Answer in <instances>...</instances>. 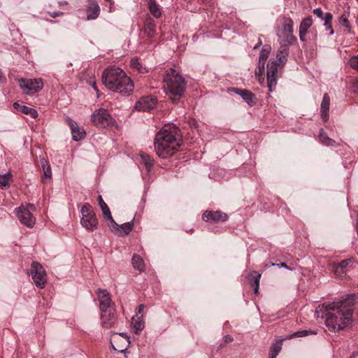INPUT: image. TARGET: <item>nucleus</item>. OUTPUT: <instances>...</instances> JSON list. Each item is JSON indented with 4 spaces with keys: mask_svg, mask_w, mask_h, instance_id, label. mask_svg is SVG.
Masks as SVG:
<instances>
[{
    "mask_svg": "<svg viewBox=\"0 0 358 358\" xmlns=\"http://www.w3.org/2000/svg\"><path fill=\"white\" fill-rule=\"evenodd\" d=\"M355 294H348L342 300L319 306L315 312L316 317H325V324L329 330L340 331L351 322Z\"/></svg>",
    "mask_w": 358,
    "mask_h": 358,
    "instance_id": "nucleus-1",
    "label": "nucleus"
},
{
    "mask_svg": "<svg viewBox=\"0 0 358 358\" xmlns=\"http://www.w3.org/2000/svg\"><path fill=\"white\" fill-rule=\"evenodd\" d=\"M101 80L108 90L122 95H129L134 90L132 80L118 67L105 69L101 76Z\"/></svg>",
    "mask_w": 358,
    "mask_h": 358,
    "instance_id": "nucleus-2",
    "label": "nucleus"
},
{
    "mask_svg": "<svg viewBox=\"0 0 358 358\" xmlns=\"http://www.w3.org/2000/svg\"><path fill=\"white\" fill-rule=\"evenodd\" d=\"M178 128L172 130L162 128L155 136L154 148L157 155L163 159L172 156L181 145L182 139Z\"/></svg>",
    "mask_w": 358,
    "mask_h": 358,
    "instance_id": "nucleus-3",
    "label": "nucleus"
},
{
    "mask_svg": "<svg viewBox=\"0 0 358 358\" xmlns=\"http://www.w3.org/2000/svg\"><path fill=\"white\" fill-rule=\"evenodd\" d=\"M164 89L173 103L178 101L186 89L185 78L174 69L166 71L163 78Z\"/></svg>",
    "mask_w": 358,
    "mask_h": 358,
    "instance_id": "nucleus-4",
    "label": "nucleus"
},
{
    "mask_svg": "<svg viewBox=\"0 0 358 358\" xmlns=\"http://www.w3.org/2000/svg\"><path fill=\"white\" fill-rule=\"evenodd\" d=\"M294 22L290 17H284L282 22V31L277 33L280 44L293 45L296 38L293 35Z\"/></svg>",
    "mask_w": 358,
    "mask_h": 358,
    "instance_id": "nucleus-5",
    "label": "nucleus"
},
{
    "mask_svg": "<svg viewBox=\"0 0 358 358\" xmlns=\"http://www.w3.org/2000/svg\"><path fill=\"white\" fill-rule=\"evenodd\" d=\"M34 211H36V207L31 203L21 206L15 209L16 216L20 222L29 228H33L36 224V218L32 214Z\"/></svg>",
    "mask_w": 358,
    "mask_h": 358,
    "instance_id": "nucleus-6",
    "label": "nucleus"
},
{
    "mask_svg": "<svg viewBox=\"0 0 358 358\" xmlns=\"http://www.w3.org/2000/svg\"><path fill=\"white\" fill-rule=\"evenodd\" d=\"M82 217L80 223L83 227L90 231H94L97 229L98 221L95 213L89 203H85L80 210Z\"/></svg>",
    "mask_w": 358,
    "mask_h": 358,
    "instance_id": "nucleus-7",
    "label": "nucleus"
},
{
    "mask_svg": "<svg viewBox=\"0 0 358 358\" xmlns=\"http://www.w3.org/2000/svg\"><path fill=\"white\" fill-rule=\"evenodd\" d=\"M29 275L31 276L36 287L40 289L45 287L47 282L46 273L41 264L37 262H33L31 265Z\"/></svg>",
    "mask_w": 358,
    "mask_h": 358,
    "instance_id": "nucleus-8",
    "label": "nucleus"
},
{
    "mask_svg": "<svg viewBox=\"0 0 358 358\" xmlns=\"http://www.w3.org/2000/svg\"><path fill=\"white\" fill-rule=\"evenodd\" d=\"M91 120L96 126L101 128L112 126L115 122L114 119L104 108H100L94 112Z\"/></svg>",
    "mask_w": 358,
    "mask_h": 358,
    "instance_id": "nucleus-9",
    "label": "nucleus"
},
{
    "mask_svg": "<svg viewBox=\"0 0 358 358\" xmlns=\"http://www.w3.org/2000/svg\"><path fill=\"white\" fill-rule=\"evenodd\" d=\"M20 87L25 94H31L39 92L43 87L42 79H20Z\"/></svg>",
    "mask_w": 358,
    "mask_h": 358,
    "instance_id": "nucleus-10",
    "label": "nucleus"
},
{
    "mask_svg": "<svg viewBox=\"0 0 358 358\" xmlns=\"http://www.w3.org/2000/svg\"><path fill=\"white\" fill-rule=\"evenodd\" d=\"M280 65L278 62L271 59L267 64V87L273 92L277 84V73Z\"/></svg>",
    "mask_w": 358,
    "mask_h": 358,
    "instance_id": "nucleus-11",
    "label": "nucleus"
},
{
    "mask_svg": "<svg viewBox=\"0 0 358 358\" xmlns=\"http://www.w3.org/2000/svg\"><path fill=\"white\" fill-rule=\"evenodd\" d=\"M96 293L101 312L115 309V303L112 301L111 295L106 289L99 288L96 290Z\"/></svg>",
    "mask_w": 358,
    "mask_h": 358,
    "instance_id": "nucleus-12",
    "label": "nucleus"
},
{
    "mask_svg": "<svg viewBox=\"0 0 358 358\" xmlns=\"http://www.w3.org/2000/svg\"><path fill=\"white\" fill-rule=\"evenodd\" d=\"M157 103V100L152 96L141 97L135 104V108L138 110L149 111L153 109Z\"/></svg>",
    "mask_w": 358,
    "mask_h": 358,
    "instance_id": "nucleus-13",
    "label": "nucleus"
},
{
    "mask_svg": "<svg viewBox=\"0 0 358 358\" xmlns=\"http://www.w3.org/2000/svg\"><path fill=\"white\" fill-rule=\"evenodd\" d=\"M202 219L206 222L217 223L227 220L228 215L220 210H206L203 213Z\"/></svg>",
    "mask_w": 358,
    "mask_h": 358,
    "instance_id": "nucleus-14",
    "label": "nucleus"
},
{
    "mask_svg": "<svg viewBox=\"0 0 358 358\" xmlns=\"http://www.w3.org/2000/svg\"><path fill=\"white\" fill-rule=\"evenodd\" d=\"M229 91L234 92L241 96V98L250 106H253L256 105L257 99L254 93L248 90L239 89L237 87H231L229 89Z\"/></svg>",
    "mask_w": 358,
    "mask_h": 358,
    "instance_id": "nucleus-15",
    "label": "nucleus"
},
{
    "mask_svg": "<svg viewBox=\"0 0 358 358\" xmlns=\"http://www.w3.org/2000/svg\"><path fill=\"white\" fill-rule=\"evenodd\" d=\"M116 310H103L101 312V324L105 328H110L116 321Z\"/></svg>",
    "mask_w": 358,
    "mask_h": 358,
    "instance_id": "nucleus-16",
    "label": "nucleus"
},
{
    "mask_svg": "<svg viewBox=\"0 0 358 358\" xmlns=\"http://www.w3.org/2000/svg\"><path fill=\"white\" fill-rule=\"evenodd\" d=\"M66 121L71 128L72 138L74 141H79L85 136V132L83 129L78 127L77 123L70 117H66Z\"/></svg>",
    "mask_w": 358,
    "mask_h": 358,
    "instance_id": "nucleus-17",
    "label": "nucleus"
},
{
    "mask_svg": "<svg viewBox=\"0 0 358 358\" xmlns=\"http://www.w3.org/2000/svg\"><path fill=\"white\" fill-rule=\"evenodd\" d=\"M88 6L86 8L87 20L96 19L100 14V7L95 0H88Z\"/></svg>",
    "mask_w": 358,
    "mask_h": 358,
    "instance_id": "nucleus-18",
    "label": "nucleus"
},
{
    "mask_svg": "<svg viewBox=\"0 0 358 358\" xmlns=\"http://www.w3.org/2000/svg\"><path fill=\"white\" fill-rule=\"evenodd\" d=\"M143 30L149 38H153L157 34L155 21L148 15L144 21Z\"/></svg>",
    "mask_w": 358,
    "mask_h": 358,
    "instance_id": "nucleus-19",
    "label": "nucleus"
},
{
    "mask_svg": "<svg viewBox=\"0 0 358 358\" xmlns=\"http://www.w3.org/2000/svg\"><path fill=\"white\" fill-rule=\"evenodd\" d=\"M354 261L355 259L352 257L342 260L336 266L335 273L338 276L343 277V275L348 271Z\"/></svg>",
    "mask_w": 358,
    "mask_h": 358,
    "instance_id": "nucleus-20",
    "label": "nucleus"
},
{
    "mask_svg": "<svg viewBox=\"0 0 358 358\" xmlns=\"http://www.w3.org/2000/svg\"><path fill=\"white\" fill-rule=\"evenodd\" d=\"M98 201H99V205L101 210L103 217L105 219L108 220V221H110V222L111 224H113L115 226H117V224L115 222V220H113V218L111 215L109 207L105 203V201H103V199L102 198V196L100 194L98 196Z\"/></svg>",
    "mask_w": 358,
    "mask_h": 358,
    "instance_id": "nucleus-21",
    "label": "nucleus"
},
{
    "mask_svg": "<svg viewBox=\"0 0 358 358\" xmlns=\"http://www.w3.org/2000/svg\"><path fill=\"white\" fill-rule=\"evenodd\" d=\"M330 105V97L328 94H324L320 107L321 118L324 122L329 120V111Z\"/></svg>",
    "mask_w": 358,
    "mask_h": 358,
    "instance_id": "nucleus-22",
    "label": "nucleus"
},
{
    "mask_svg": "<svg viewBox=\"0 0 358 358\" xmlns=\"http://www.w3.org/2000/svg\"><path fill=\"white\" fill-rule=\"evenodd\" d=\"M288 46L289 45L280 44V48L278 50L276 54V61L278 62V64L279 65L281 64L282 66H283L287 60V56L289 55V49L287 48Z\"/></svg>",
    "mask_w": 358,
    "mask_h": 358,
    "instance_id": "nucleus-23",
    "label": "nucleus"
},
{
    "mask_svg": "<svg viewBox=\"0 0 358 358\" xmlns=\"http://www.w3.org/2000/svg\"><path fill=\"white\" fill-rule=\"evenodd\" d=\"M134 223L133 222H129L122 225L115 226L111 224V229L113 231L117 230L122 236L128 235L133 229Z\"/></svg>",
    "mask_w": 358,
    "mask_h": 358,
    "instance_id": "nucleus-24",
    "label": "nucleus"
},
{
    "mask_svg": "<svg viewBox=\"0 0 358 358\" xmlns=\"http://www.w3.org/2000/svg\"><path fill=\"white\" fill-rule=\"evenodd\" d=\"M260 278L261 274L258 273L255 271H252L248 276V280L250 281V284L254 287V292L255 294L258 293Z\"/></svg>",
    "mask_w": 358,
    "mask_h": 358,
    "instance_id": "nucleus-25",
    "label": "nucleus"
},
{
    "mask_svg": "<svg viewBox=\"0 0 358 358\" xmlns=\"http://www.w3.org/2000/svg\"><path fill=\"white\" fill-rule=\"evenodd\" d=\"M41 166L43 171V176L41 177L43 182H46L47 180H50L52 177V171L50 165L45 159L41 161Z\"/></svg>",
    "mask_w": 358,
    "mask_h": 358,
    "instance_id": "nucleus-26",
    "label": "nucleus"
},
{
    "mask_svg": "<svg viewBox=\"0 0 358 358\" xmlns=\"http://www.w3.org/2000/svg\"><path fill=\"white\" fill-rule=\"evenodd\" d=\"M282 339L277 340L270 348L269 358H275L280 352L282 346Z\"/></svg>",
    "mask_w": 358,
    "mask_h": 358,
    "instance_id": "nucleus-27",
    "label": "nucleus"
},
{
    "mask_svg": "<svg viewBox=\"0 0 358 358\" xmlns=\"http://www.w3.org/2000/svg\"><path fill=\"white\" fill-rule=\"evenodd\" d=\"M318 138L319 141L325 145L334 146L336 144V141L334 139L329 138L324 131L323 129L320 130Z\"/></svg>",
    "mask_w": 358,
    "mask_h": 358,
    "instance_id": "nucleus-28",
    "label": "nucleus"
},
{
    "mask_svg": "<svg viewBox=\"0 0 358 358\" xmlns=\"http://www.w3.org/2000/svg\"><path fill=\"white\" fill-rule=\"evenodd\" d=\"M132 265L135 269L142 272L145 269V264L142 257L138 255H134L132 257Z\"/></svg>",
    "mask_w": 358,
    "mask_h": 358,
    "instance_id": "nucleus-29",
    "label": "nucleus"
},
{
    "mask_svg": "<svg viewBox=\"0 0 358 358\" xmlns=\"http://www.w3.org/2000/svg\"><path fill=\"white\" fill-rule=\"evenodd\" d=\"M131 324L135 329V334H138L144 328L143 322L138 315H136L131 318Z\"/></svg>",
    "mask_w": 358,
    "mask_h": 358,
    "instance_id": "nucleus-30",
    "label": "nucleus"
},
{
    "mask_svg": "<svg viewBox=\"0 0 358 358\" xmlns=\"http://www.w3.org/2000/svg\"><path fill=\"white\" fill-rule=\"evenodd\" d=\"M12 174L10 173L0 175V188L4 189L9 187L12 181Z\"/></svg>",
    "mask_w": 358,
    "mask_h": 358,
    "instance_id": "nucleus-31",
    "label": "nucleus"
},
{
    "mask_svg": "<svg viewBox=\"0 0 358 358\" xmlns=\"http://www.w3.org/2000/svg\"><path fill=\"white\" fill-rule=\"evenodd\" d=\"M148 8L150 13L156 18H159L162 12L159 7V5L156 2H148Z\"/></svg>",
    "mask_w": 358,
    "mask_h": 358,
    "instance_id": "nucleus-32",
    "label": "nucleus"
},
{
    "mask_svg": "<svg viewBox=\"0 0 358 358\" xmlns=\"http://www.w3.org/2000/svg\"><path fill=\"white\" fill-rule=\"evenodd\" d=\"M131 66L136 69L141 73H145L148 72L145 66H144L137 58H133L131 60Z\"/></svg>",
    "mask_w": 358,
    "mask_h": 358,
    "instance_id": "nucleus-33",
    "label": "nucleus"
},
{
    "mask_svg": "<svg viewBox=\"0 0 358 358\" xmlns=\"http://www.w3.org/2000/svg\"><path fill=\"white\" fill-rule=\"evenodd\" d=\"M333 15L330 13H326L324 17V26L327 30L330 31V35H333L334 31L331 26V20Z\"/></svg>",
    "mask_w": 358,
    "mask_h": 358,
    "instance_id": "nucleus-34",
    "label": "nucleus"
},
{
    "mask_svg": "<svg viewBox=\"0 0 358 358\" xmlns=\"http://www.w3.org/2000/svg\"><path fill=\"white\" fill-rule=\"evenodd\" d=\"M313 24V19L312 17L309 16L308 17L304 18L299 26V30L305 32H308V29Z\"/></svg>",
    "mask_w": 358,
    "mask_h": 358,
    "instance_id": "nucleus-35",
    "label": "nucleus"
},
{
    "mask_svg": "<svg viewBox=\"0 0 358 358\" xmlns=\"http://www.w3.org/2000/svg\"><path fill=\"white\" fill-rule=\"evenodd\" d=\"M20 111L24 114L29 115L33 118H36L38 116L36 110L27 106H20Z\"/></svg>",
    "mask_w": 358,
    "mask_h": 358,
    "instance_id": "nucleus-36",
    "label": "nucleus"
},
{
    "mask_svg": "<svg viewBox=\"0 0 358 358\" xmlns=\"http://www.w3.org/2000/svg\"><path fill=\"white\" fill-rule=\"evenodd\" d=\"M271 51V47L268 45H264L259 55V62L260 63L263 62H266L268 57L269 53Z\"/></svg>",
    "mask_w": 358,
    "mask_h": 358,
    "instance_id": "nucleus-37",
    "label": "nucleus"
},
{
    "mask_svg": "<svg viewBox=\"0 0 358 358\" xmlns=\"http://www.w3.org/2000/svg\"><path fill=\"white\" fill-rule=\"evenodd\" d=\"M141 157L147 169H150L154 164L153 159L148 154H142Z\"/></svg>",
    "mask_w": 358,
    "mask_h": 358,
    "instance_id": "nucleus-38",
    "label": "nucleus"
},
{
    "mask_svg": "<svg viewBox=\"0 0 358 358\" xmlns=\"http://www.w3.org/2000/svg\"><path fill=\"white\" fill-rule=\"evenodd\" d=\"M119 334H120V336H121L124 339V341L127 343V345H126L124 348L117 349L114 345H113V348H114V350H117L120 352H125L127 350V347L129 346V344L130 343L129 338L128 337V336L125 333H120Z\"/></svg>",
    "mask_w": 358,
    "mask_h": 358,
    "instance_id": "nucleus-39",
    "label": "nucleus"
},
{
    "mask_svg": "<svg viewBox=\"0 0 358 358\" xmlns=\"http://www.w3.org/2000/svg\"><path fill=\"white\" fill-rule=\"evenodd\" d=\"M348 63L351 68L358 71V55L350 57Z\"/></svg>",
    "mask_w": 358,
    "mask_h": 358,
    "instance_id": "nucleus-40",
    "label": "nucleus"
},
{
    "mask_svg": "<svg viewBox=\"0 0 358 358\" xmlns=\"http://www.w3.org/2000/svg\"><path fill=\"white\" fill-rule=\"evenodd\" d=\"M340 23L342 26L348 28L349 30L350 29L351 26H350V21L348 20V17L345 15H341V17L340 18Z\"/></svg>",
    "mask_w": 358,
    "mask_h": 358,
    "instance_id": "nucleus-41",
    "label": "nucleus"
},
{
    "mask_svg": "<svg viewBox=\"0 0 358 358\" xmlns=\"http://www.w3.org/2000/svg\"><path fill=\"white\" fill-rule=\"evenodd\" d=\"M307 335H308V331H306V330H303V331H299L294 332L293 334H292L290 336H289V338H291L292 336H294V337H303V336H306Z\"/></svg>",
    "mask_w": 358,
    "mask_h": 358,
    "instance_id": "nucleus-42",
    "label": "nucleus"
},
{
    "mask_svg": "<svg viewBox=\"0 0 358 358\" xmlns=\"http://www.w3.org/2000/svg\"><path fill=\"white\" fill-rule=\"evenodd\" d=\"M313 13L317 17L321 18L324 20V13L322 10L320 8H317L313 10Z\"/></svg>",
    "mask_w": 358,
    "mask_h": 358,
    "instance_id": "nucleus-43",
    "label": "nucleus"
},
{
    "mask_svg": "<svg viewBox=\"0 0 358 358\" xmlns=\"http://www.w3.org/2000/svg\"><path fill=\"white\" fill-rule=\"evenodd\" d=\"M265 62H263L262 63H260V62L259 61V63H258V69H259V74H263V73L264 72V69H265Z\"/></svg>",
    "mask_w": 358,
    "mask_h": 358,
    "instance_id": "nucleus-44",
    "label": "nucleus"
},
{
    "mask_svg": "<svg viewBox=\"0 0 358 358\" xmlns=\"http://www.w3.org/2000/svg\"><path fill=\"white\" fill-rule=\"evenodd\" d=\"M48 13L50 16H51L53 18H55L57 17L62 16L64 15V13L60 12V11H59V12H48Z\"/></svg>",
    "mask_w": 358,
    "mask_h": 358,
    "instance_id": "nucleus-45",
    "label": "nucleus"
},
{
    "mask_svg": "<svg viewBox=\"0 0 358 358\" xmlns=\"http://www.w3.org/2000/svg\"><path fill=\"white\" fill-rule=\"evenodd\" d=\"M233 341H234V338H233V337H231L230 335H226V336L223 338V342L224 343V344L230 343H231Z\"/></svg>",
    "mask_w": 358,
    "mask_h": 358,
    "instance_id": "nucleus-46",
    "label": "nucleus"
},
{
    "mask_svg": "<svg viewBox=\"0 0 358 358\" xmlns=\"http://www.w3.org/2000/svg\"><path fill=\"white\" fill-rule=\"evenodd\" d=\"M271 266H279L280 268L283 267V268H286L287 269H291L285 263H280V264H273V263H271Z\"/></svg>",
    "mask_w": 358,
    "mask_h": 358,
    "instance_id": "nucleus-47",
    "label": "nucleus"
},
{
    "mask_svg": "<svg viewBox=\"0 0 358 358\" xmlns=\"http://www.w3.org/2000/svg\"><path fill=\"white\" fill-rule=\"evenodd\" d=\"M145 306L143 304H140L136 309V315L141 314L144 310Z\"/></svg>",
    "mask_w": 358,
    "mask_h": 358,
    "instance_id": "nucleus-48",
    "label": "nucleus"
},
{
    "mask_svg": "<svg viewBox=\"0 0 358 358\" xmlns=\"http://www.w3.org/2000/svg\"><path fill=\"white\" fill-rule=\"evenodd\" d=\"M299 38L301 41H306V35L308 34L307 32L303 31H299Z\"/></svg>",
    "mask_w": 358,
    "mask_h": 358,
    "instance_id": "nucleus-49",
    "label": "nucleus"
},
{
    "mask_svg": "<svg viewBox=\"0 0 358 358\" xmlns=\"http://www.w3.org/2000/svg\"><path fill=\"white\" fill-rule=\"evenodd\" d=\"M262 44V41L260 38H259V41L257 42V44L255 46V49H257L259 47H260Z\"/></svg>",
    "mask_w": 358,
    "mask_h": 358,
    "instance_id": "nucleus-50",
    "label": "nucleus"
},
{
    "mask_svg": "<svg viewBox=\"0 0 358 358\" xmlns=\"http://www.w3.org/2000/svg\"><path fill=\"white\" fill-rule=\"evenodd\" d=\"M13 106H14L15 108L18 109V110H20V106H21L18 103H17V102L14 103H13Z\"/></svg>",
    "mask_w": 358,
    "mask_h": 358,
    "instance_id": "nucleus-51",
    "label": "nucleus"
},
{
    "mask_svg": "<svg viewBox=\"0 0 358 358\" xmlns=\"http://www.w3.org/2000/svg\"><path fill=\"white\" fill-rule=\"evenodd\" d=\"M91 85H92V87L94 88V90L98 92L99 90L96 87V83L94 81Z\"/></svg>",
    "mask_w": 358,
    "mask_h": 358,
    "instance_id": "nucleus-52",
    "label": "nucleus"
},
{
    "mask_svg": "<svg viewBox=\"0 0 358 358\" xmlns=\"http://www.w3.org/2000/svg\"><path fill=\"white\" fill-rule=\"evenodd\" d=\"M357 356H358V351L354 352L350 358H355Z\"/></svg>",
    "mask_w": 358,
    "mask_h": 358,
    "instance_id": "nucleus-53",
    "label": "nucleus"
},
{
    "mask_svg": "<svg viewBox=\"0 0 358 358\" xmlns=\"http://www.w3.org/2000/svg\"><path fill=\"white\" fill-rule=\"evenodd\" d=\"M3 73H2L1 71L0 70V84L3 82Z\"/></svg>",
    "mask_w": 358,
    "mask_h": 358,
    "instance_id": "nucleus-54",
    "label": "nucleus"
},
{
    "mask_svg": "<svg viewBox=\"0 0 358 358\" xmlns=\"http://www.w3.org/2000/svg\"><path fill=\"white\" fill-rule=\"evenodd\" d=\"M226 344H224V343L223 342L222 343H221L219 346H218V350H220L222 349V348H224Z\"/></svg>",
    "mask_w": 358,
    "mask_h": 358,
    "instance_id": "nucleus-55",
    "label": "nucleus"
},
{
    "mask_svg": "<svg viewBox=\"0 0 358 358\" xmlns=\"http://www.w3.org/2000/svg\"><path fill=\"white\" fill-rule=\"evenodd\" d=\"M226 344H224V343L223 342L222 343H221L219 346H218V350H220L222 349V348H224Z\"/></svg>",
    "mask_w": 358,
    "mask_h": 358,
    "instance_id": "nucleus-56",
    "label": "nucleus"
},
{
    "mask_svg": "<svg viewBox=\"0 0 358 358\" xmlns=\"http://www.w3.org/2000/svg\"><path fill=\"white\" fill-rule=\"evenodd\" d=\"M67 3H67L66 1H64V2H59V4L60 6H62V5H66Z\"/></svg>",
    "mask_w": 358,
    "mask_h": 358,
    "instance_id": "nucleus-57",
    "label": "nucleus"
},
{
    "mask_svg": "<svg viewBox=\"0 0 358 358\" xmlns=\"http://www.w3.org/2000/svg\"><path fill=\"white\" fill-rule=\"evenodd\" d=\"M148 2H156L155 0H149Z\"/></svg>",
    "mask_w": 358,
    "mask_h": 358,
    "instance_id": "nucleus-58",
    "label": "nucleus"
},
{
    "mask_svg": "<svg viewBox=\"0 0 358 358\" xmlns=\"http://www.w3.org/2000/svg\"><path fill=\"white\" fill-rule=\"evenodd\" d=\"M106 1H110V0H105Z\"/></svg>",
    "mask_w": 358,
    "mask_h": 358,
    "instance_id": "nucleus-59",
    "label": "nucleus"
},
{
    "mask_svg": "<svg viewBox=\"0 0 358 358\" xmlns=\"http://www.w3.org/2000/svg\"><path fill=\"white\" fill-rule=\"evenodd\" d=\"M357 232H358V228H357Z\"/></svg>",
    "mask_w": 358,
    "mask_h": 358,
    "instance_id": "nucleus-60",
    "label": "nucleus"
},
{
    "mask_svg": "<svg viewBox=\"0 0 358 358\" xmlns=\"http://www.w3.org/2000/svg\"><path fill=\"white\" fill-rule=\"evenodd\" d=\"M358 1V0H357Z\"/></svg>",
    "mask_w": 358,
    "mask_h": 358,
    "instance_id": "nucleus-61",
    "label": "nucleus"
}]
</instances>
